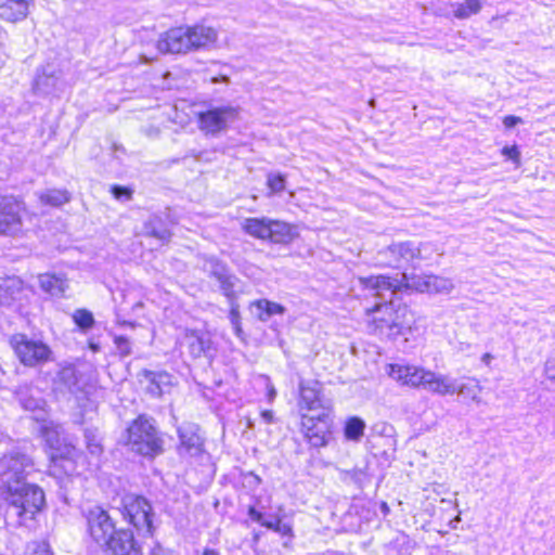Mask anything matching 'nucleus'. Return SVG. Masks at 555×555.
<instances>
[{"instance_id": "f257e3e1", "label": "nucleus", "mask_w": 555, "mask_h": 555, "mask_svg": "<svg viewBox=\"0 0 555 555\" xmlns=\"http://www.w3.org/2000/svg\"><path fill=\"white\" fill-rule=\"evenodd\" d=\"M389 376L403 386L424 389L429 392L447 396L459 395L478 401L480 387L476 380L463 383L460 386L448 375L439 374L423 366L413 364H390Z\"/></svg>"}, {"instance_id": "f03ea898", "label": "nucleus", "mask_w": 555, "mask_h": 555, "mask_svg": "<svg viewBox=\"0 0 555 555\" xmlns=\"http://www.w3.org/2000/svg\"><path fill=\"white\" fill-rule=\"evenodd\" d=\"M393 297L386 293L384 304H377L366 310L367 328L372 334L396 339L412 332L415 324L414 313L404 305L395 307Z\"/></svg>"}, {"instance_id": "7ed1b4c3", "label": "nucleus", "mask_w": 555, "mask_h": 555, "mask_svg": "<svg viewBox=\"0 0 555 555\" xmlns=\"http://www.w3.org/2000/svg\"><path fill=\"white\" fill-rule=\"evenodd\" d=\"M217 40V31L206 25L176 27L166 31L157 41L162 53H186L205 49Z\"/></svg>"}, {"instance_id": "20e7f679", "label": "nucleus", "mask_w": 555, "mask_h": 555, "mask_svg": "<svg viewBox=\"0 0 555 555\" xmlns=\"http://www.w3.org/2000/svg\"><path fill=\"white\" fill-rule=\"evenodd\" d=\"M2 495L7 504V517L15 520L18 525H24L27 520L34 519L44 504L42 489L27 482L15 485L12 489L2 491Z\"/></svg>"}, {"instance_id": "39448f33", "label": "nucleus", "mask_w": 555, "mask_h": 555, "mask_svg": "<svg viewBox=\"0 0 555 555\" xmlns=\"http://www.w3.org/2000/svg\"><path fill=\"white\" fill-rule=\"evenodd\" d=\"M125 444L133 453L154 459L164 452V439L155 421L145 415L138 416L122 436Z\"/></svg>"}, {"instance_id": "423d86ee", "label": "nucleus", "mask_w": 555, "mask_h": 555, "mask_svg": "<svg viewBox=\"0 0 555 555\" xmlns=\"http://www.w3.org/2000/svg\"><path fill=\"white\" fill-rule=\"evenodd\" d=\"M429 274H408L403 272L401 279L386 275H371L359 278L360 285L372 292L374 296L386 298V293L390 296H397L399 293L415 291L427 293Z\"/></svg>"}, {"instance_id": "0eeeda50", "label": "nucleus", "mask_w": 555, "mask_h": 555, "mask_svg": "<svg viewBox=\"0 0 555 555\" xmlns=\"http://www.w3.org/2000/svg\"><path fill=\"white\" fill-rule=\"evenodd\" d=\"M34 467L29 455L21 451H12L0 460V482L2 491L25 482L26 476Z\"/></svg>"}, {"instance_id": "6e6552de", "label": "nucleus", "mask_w": 555, "mask_h": 555, "mask_svg": "<svg viewBox=\"0 0 555 555\" xmlns=\"http://www.w3.org/2000/svg\"><path fill=\"white\" fill-rule=\"evenodd\" d=\"M421 248L411 241L392 243L377 250L375 262L379 267L406 269L414 260L421 259Z\"/></svg>"}, {"instance_id": "1a4fd4ad", "label": "nucleus", "mask_w": 555, "mask_h": 555, "mask_svg": "<svg viewBox=\"0 0 555 555\" xmlns=\"http://www.w3.org/2000/svg\"><path fill=\"white\" fill-rule=\"evenodd\" d=\"M122 515L139 533L152 534L154 513L145 498L134 494L126 495L122 499Z\"/></svg>"}, {"instance_id": "9d476101", "label": "nucleus", "mask_w": 555, "mask_h": 555, "mask_svg": "<svg viewBox=\"0 0 555 555\" xmlns=\"http://www.w3.org/2000/svg\"><path fill=\"white\" fill-rule=\"evenodd\" d=\"M16 357L26 366H36L50 360L52 351L41 340L28 338L25 334L13 335L10 339Z\"/></svg>"}, {"instance_id": "9b49d317", "label": "nucleus", "mask_w": 555, "mask_h": 555, "mask_svg": "<svg viewBox=\"0 0 555 555\" xmlns=\"http://www.w3.org/2000/svg\"><path fill=\"white\" fill-rule=\"evenodd\" d=\"M86 519L90 537L100 545H104L118 531L109 514L100 506L90 508Z\"/></svg>"}, {"instance_id": "f8f14e48", "label": "nucleus", "mask_w": 555, "mask_h": 555, "mask_svg": "<svg viewBox=\"0 0 555 555\" xmlns=\"http://www.w3.org/2000/svg\"><path fill=\"white\" fill-rule=\"evenodd\" d=\"M238 111L233 106L214 107L198 115L199 129L216 135L227 130L230 122L237 119Z\"/></svg>"}, {"instance_id": "ddd939ff", "label": "nucleus", "mask_w": 555, "mask_h": 555, "mask_svg": "<svg viewBox=\"0 0 555 555\" xmlns=\"http://www.w3.org/2000/svg\"><path fill=\"white\" fill-rule=\"evenodd\" d=\"M301 431L312 447H324L330 435V411H321L317 416L304 415Z\"/></svg>"}, {"instance_id": "4468645a", "label": "nucleus", "mask_w": 555, "mask_h": 555, "mask_svg": "<svg viewBox=\"0 0 555 555\" xmlns=\"http://www.w3.org/2000/svg\"><path fill=\"white\" fill-rule=\"evenodd\" d=\"M203 270L218 281L220 289L225 297H231L235 293L234 287L238 279L230 272L229 267L224 262L216 257H206L203 262Z\"/></svg>"}, {"instance_id": "2eb2a0df", "label": "nucleus", "mask_w": 555, "mask_h": 555, "mask_svg": "<svg viewBox=\"0 0 555 555\" xmlns=\"http://www.w3.org/2000/svg\"><path fill=\"white\" fill-rule=\"evenodd\" d=\"M21 204L13 196L0 195V234L14 235L22 228Z\"/></svg>"}, {"instance_id": "dca6fc26", "label": "nucleus", "mask_w": 555, "mask_h": 555, "mask_svg": "<svg viewBox=\"0 0 555 555\" xmlns=\"http://www.w3.org/2000/svg\"><path fill=\"white\" fill-rule=\"evenodd\" d=\"M196 424L188 423L178 428L179 446L178 452L182 456H198L204 451V440L199 435Z\"/></svg>"}, {"instance_id": "f3484780", "label": "nucleus", "mask_w": 555, "mask_h": 555, "mask_svg": "<svg viewBox=\"0 0 555 555\" xmlns=\"http://www.w3.org/2000/svg\"><path fill=\"white\" fill-rule=\"evenodd\" d=\"M106 555H142L130 530L119 529L105 544Z\"/></svg>"}, {"instance_id": "a211bd4d", "label": "nucleus", "mask_w": 555, "mask_h": 555, "mask_svg": "<svg viewBox=\"0 0 555 555\" xmlns=\"http://www.w3.org/2000/svg\"><path fill=\"white\" fill-rule=\"evenodd\" d=\"M321 384L315 379H301L299 382V405L309 411H330L321 395Z\"/></svg>"}, {"instance_id": "6ab92c4d", "label": "nucleus", "mask_w": 555, "mask_h": 555, "mask_svg": "<svg viewBox=\"0 0 555 555\" xmlns=\"http://www.w3.org/2000/svg\"><path fill=\"white\" fill-rule=\"evenodd\" d=\"M142 376L146 383V392L153 397H162L163 395L170 392L175 385V377L165 371L153 372L144 370L142 372Z\"/></svg>"}, {"instance_id": "aec40b11", "label": "nucleus", "mask_w": 555, "mask_h": 555, "mask_svg": "<svg viewBox=\"0 0 555 555\" xmlns=\"http://www.w3.org/2000/svg\"><path fill=\"white\" fill-rule=\"evenodd\" d=\"M29 0H0V18L16 23L27 16Z\"/></svg>"}, {"instance_id": "412c9836", "label": "nucleus", "mask_w": 555, "mask_h": 555, "mask_svg": "<svg viewBox=\"0 0 555 555\" xmlns=\"http://www.w3.org/2000/svg\"><path fill=\"white\" fill-rule=\"evenodd\" d=\"M269 232L268 240L274 244H289L298 236L296 227L273 219H270Z\"/></svg>"}, {"instance_id": "4be33fe9", "label": "nucleus", "mask_w": 555, "mask_h": 555, "mask_svg": "<svg viewBox=\"0 0 555 555\" xmlns=\"http://www.w3.org/2000/svg\"><path fill=\"white\" fill-rule=\"evenodd\" d=\"M57 379L70 393L78 396L83 392L85 382L74 366L63 367L57 374Z\"/></svg>"}, {"instance_id": "5701e85b", "label": "nucleus", "mask_w": 555, "mask_h": 555, "mask_svg": "<svg viewBox=\"0 0 555 555\" xmlns=\"http://www.w3.org/2000/svg\"><path fill=\"white\" fill-rule=\"evenodd\" d=\"M189 352L193 358L209 357L211 352V339L207 334L192 332L186 335Z\"/></svg>"}, {"instance_id": "b1692460", "label": "nucleus", "mask_w": 555, "mask_h": 555, "mask_svg": "<svg viewBox=\"0 0 555 555\" xmlns=\"http://www.w3.org/2000/svg\"><path fill=\"white\" fill-rule=\"evenodd\" d=\"M143 231L146 236L154 237L162 243L170 241L171 232L167 228L165 221L160 216H151L143 225Z\"/></svg>"}, {"instance_id": "393cba45", "label": "nucleus", "mask_w": 555, "mask_h": 555, "mask_svg": "<svg viewBox=\"0 0 555 555\" xmlns=\"http://www.w3.org/2000/svg\"><path fill=\"white\" fill-rule=\"evenodd\" d=\"M250 308L256 310L255 314L261 322H267L271 317L284 314L286 311L284 306L268 299L255 300L250 304Z\"/></svg>"}, {"instance_id": "a878e982", "label": "nucleus", "mask_w": 555, "mask_h": 555, "mask_svg": "<svg viewBox=\"0 0 555 555\" xmlns=\"http://www.w3.org/2000/svg\"><path fill=\"white\" fill-rule=\"evenodd\" d=\"M270 218H246L242 222V229L248 235L259 238L268 240L270 236L269 232Z\"/></svg>"}, {"instance_id": "bb28decb", "label": "nucleus", "mask_w": 555, "mask_h": 555, "mask_svg": "<svg viewBox=\"0 0 555 555\" xmlns=\"http://www.w3.org/2000/svg\"><path fill=\"white\" fill-rule=\"evenodd\" d=\"M60 76L55 70H48L44 68L42 74L37 75L33 89L36 93L49 94L57 89Z\"/></svg>"}, {"instance_id": "cd10ccee", "label": "nucleus", "mask_w": 555, "mask_h": 555, "mask_svg": "<svg viewBox=\"0 0 555 555\" xmlns=\"http://www.w3.org/2000/svg\"><path fill=\"white\" fill-rule=\"evenodd\" d=\"M39 199L44 205L59 207L70 201V194L65 189H49L39 194Z\"/></svg>"}, {"instance_id": "c85d7f7f", "label": "nucleus", "mask_w": 555, "mask_h": 555, "mask_svg": "<svg viewBox=\"0 0 555 555\" xmlns=\"http://www.w3.org/2000/svg\"><path fill=\"white\" fill-rule=\"evenodd\" d=\"M38 279L40 287L51 295H59L65 291V281L55 274H40Z\"/></svg>"}, {"instance_id": "c756f323", "label": "nucleus", "mask_w": 555, "mask_h": 555, "mask_svg": "<svg viewBox=\"0 0 555 555\" xmlns=\"http://www.w3.org/2000/svg\"><path fill=\"white\" fill-rule=\"evenodd\" d=\"M452 7L454 8L453 15L459 20H465L480 12L481 1L466 0L463 3H455Z\"/></svg>"}, {"instance_id": "7c9ffc66", "label": "nucleus", "mask_w": 555, "mask_h": 555, "mask_svg": "<svg viewBox=\"0 0 555 555\" xmlns=\"http://www.w3.org/2000/svg\"><path fill=\"white\" fill-rule=\"evenodd\" d=\"M428 291L429 294H449L453 289L451 280L430 274L428 275Z\"/></svg>"}, {"instance_id": "2f4dec72", "label": "nucleus", "mask_w": 555, "mask_h": 555, "mask_svg": "<svg viewBox=\"0 0 555 555\" xmlns=\"http://www.w3.org/2000/svg\"><path fill=\"white\" fill-rule=\"evenodd\" d=\"M365 423L360 417H350L345 426V436L348 440L359 441L364 434Z\"/></svg>"}, {"instance_id": "473e14b6", "label": "nucleus", "mask_w": 555, "mask_h": 555, "mask_svg": "<svg viewBox=\"0 0 555 555\" xmlns=\"http://www.w3.org/2000/svg\"><path fill=\"white\" fill-rule=\"evenodd\" d=\"M227 298H228V301L230 305V313H229L230 322L234 328L235 335L241 336L243 331L241 327L240 305L236 301V294L234 293V294H232L231 297H227Z\"/></svg>"}, {"instance_id": "72a5a7b5", "label": "nucleus", "mask_w": 555, "mask_h": 555, "mask_svg": "<svg viewBox=\"0 0 555 555\" xmlns=\"http://www.w3.org/2000/svg\"><path fill=\"white\" fill-rule=\"evenodd\" d=\"M86 447L93 455H99L102 452V444L96 428H85Z\"/></svg>"}, {"instance_id": "f704fd0d", "label": "nucleus", "mask_w": 555, "mask_h": 555, "mask_svg": "<svg viewBox=\"0 0 555 555\" xmlns=\"http://www.w3.org/2000/svg\"><path fill=\"white\" fill-rule=\"evenodd\" d=\"M75 324L83 332H87L94 325L93 314L87 309H77L73 313Z\"/></svg>"}, {"instance_id": "c9c22d12", "label": "nucleus", "mask_w": 555, "mask_h": 555, "mask_svg": "<svg viewBox=\"0 0 555 555\" xmlns=\"http://www.w3.org/2000/svg\"><path fill=\"white\" fill-rule=\"evenodd\" d=\"M261 526L271 529L282 535H292L291 525L283 522L281 519L266 520L261 522Z\"/></svg>"}, {"instance_id": "e433bc0d", "label": "nucleus", "mask_w": 555, "mask_h": 555, "mask_svg": "<svg viewBox=\"0 0 555 555\" xmlns=\"http://www.w3.org/2000/svg\"><path fill=\"white\" fill-rule=\"evenodd\" d=\"M268 185L273 192H281L285 188L284 177L281 175H270L268 177Z\"/></svg>"}, {"instance_id": "4c0bfd02", "label": "nucleus", "mask_w": 555, "mask_h": 555, "mask_svg": "<svg viewBox=\"0 0 555 555\" xmlns=\"http://www.w3.org/2000/svg\"><path fill=\"white\" fill-rule=\"evenodd\" d=\"M27 555H53L46 543L33 542L28 545Z\"/></svg>"}, {"instance_id": "58836bf2", "label": "nucleus", "mask_w": 555, "mask_h": 555, "mask_svg": "<svg viewBox=\"0 0 555 555\" xmlns=\"http://www.w3.org/2000/svg\"><path fill=\"white\" fill-rule=\"evenodd\" d=\"M502 154L513 160L517 166L520 165V152L516 145L504 146Z\"/></svg>"}, {"instance_id": "ea45409f", "label": "nucleus", "mask_w": 555, "mask_h": 555, "mask_svg": "<svg viewBox=\"0 0 555 555\" xmlns=\"http://www.w3.org/2000/svg\"><path fill=\"white\" fill-rule=\"evenodd\" d=\"M112 194L116 199H130L132 195V191L128 188L120 186V185H113L112 186Z\"/></svg>"}, {"instance_id": "a19ab883", "label": "nucleus", "mask_w": 555, "mask_h": 555, "mask_svg": "<svg viewBox=\"0 0 555 555\" xmlns=\"http://www.w3.org/2000/svg\"><path fill=\"white\" fill-rule=\"evenodd\" d=\"M115 344L122 356H129L131 353L130 341L127 337L117 336L115 338Z\"/></svg>"}, {"instance_id": "79ce46f5", "label": "nucleus", "mask_w": 555, "mask_h": 555, "mask_svg": "<svg viewBox=\"0 0 555 555\" xmlns=\"http://www.w3.org/2000/svg\"><path fill=\"white\" fill-rule=\"evenodd\" d=\"M521 122H522V119L520 117H517V116H514V115L505 116L504 119H503V125L506 128H513L516 125L521 124Z\"/></svg>"}, {"instance_id": "37998d69", "label": "nucleus", "mask_w": 555, "mask_h": 555, "mask_svg": "<svg viewBox=\"0 0 555 555\" xmlns=\"http://www.w3.org/2000/svg\"><path fill=\"white\" fill-rule=\"evenodd\" d=\"M544 373L547 378L555 379V362L554 361H546L544 366Z\"/></svg>"}, {"instance_id": "c03bdc74", "label": "nucleus", "mask_w": 555, "mask_h": 555, "mask_svg": "<svg viewBox=\"0 0 555 555\" xmlns=\"http://www.w3.org/2000/svg\"><path fill=\"white\" fill-rule=\"evenodd\" d=\"M248 515L254 521H257L261 525L263 520V516L260 512H258L255 507H249Z\"/></svg>"}, {"instance_id": "a18cd8bd", "label": "nucleus", "mask_w": 555, "mask_h": 555, "mask_svg": "<svg viewBox=\"0 0 555 555\" xmlns=\"http://www.w3.org/2000/svg\"><path fill=\"white\" fill-rule=\"evenodd\" d=\"M5 286L9 288L15 287L16 292H20L21 287H22V281L20 279H16V280L12 279V280L7 281Z\"/></svg>"}, {"instance_id": "49530a36", "label": "nucleus", "mask_w": 555, "mask_h": 555, "mask_svg": "<svg viewBox=\"0 0 555 555\" xmlns=\"http://www.w3.org/2000/svg\"><path fill=\"white\" fill-rule=\"evenodd\" d=\"M150 555H170L169 552L165 548H163L160 545H155Z\"/></svg>"}, {"instance_id": "de8ad7c7", "label": "nucleus", "mask_w": 555, "mask_h": 555, "mask_svg": "<svg viewBox=\"0 0 555 555\" xmlns=\"http://www.w3.org/2000/svg\"><path fill=\"white\" fill-rule=\"evenodd\" d=\"M261 417L266 423L271 424L273 422V412L270 410H264L261 412Z\"/></svg>"}, {"instance_id": "09e8293b", "label": "nucleus", "mask_w": 555, "mask_h": 555, "mask_svg": "<svg viewBox=\"0 0 555 555\" xmlns=\"http://www.w3.org/2000/svg\"><path fill=\"white\" fill-rule=\"evenodd\" d=\"M40 406V403L38 401H29L24 403V408L26 410H35Z\"/></svg>"}, {"instance_id": "8fccbe9b", "label": "nucleus", "mask_w": 555, "mask_h": 555, "mask_svg": "<svg viewBox=\"0 0 555 555\" xmlns=\"http://www.w3.org/2000/svg\"><path fill=\"white\" fill-rule=\"evenodd\" d=\"M202 555H220V553L212 548H205Z\"/></svg>"}, {"instance_id": "3c124183", "label": "nucleus", "mask_w": 555, "mask_h": 555, "mask_svg": "<svg viewBox=\"0 0 555 555\" xmlns=\"http://www.w3.org/2000/svg\"><path fill=\"white\" fill-rule=\"evenodd\" d=\"M228 80L229 79L225 76H221L220 78H218V77L212 78V82H215V83L220 82V81L227 82Z\"/></svg>"}, {"instance_id": "603ef678", "label": "nucleus", "mask_w": 555, "mask_h": 555, "mask_svg": "<svg viewBox=\"0 0 555 555\" xmlns=\"http://www.w3.org/2000/svg\"><path fill=\"white\" fill-rule=\"evenodd\" d=\"M461 520V517L460 515H457L453 520L450 521V526L455 529L456 528V522H459Z\"/></svg>"}, {"instance_id": "864d4df0", "label": "nucleus", "mask_w": 555, "mask_h": 555, "mask_svg": "<svg viewBox=\"0 0 555 555\" xmlns=\"http://www.w3.org/2000/svg\"><path fill=\"white\" fill-rule=\"evenodd\" d=\"M275 395H276L275 389H274V388H271V389L269 390V397H270V399H273V398L275 397Z\"/></svg>"}, {"instance_id": "5fc2aeb1", "label": "nucleus", "mask_w": 555, "mask_h": 555, "mask_svg": "<svg viewBox=\"0 0 555 555\" xmlns=\"http://www.w3.org/2000/svg\"><path fill=\"white\" fill-rule=\"evenodd\" d=\"M90 348L93 350V351H98L99 350V346L94 343H90Z\"/></svg>"}, {"instance_id": "6e6d98bb", "label": "nucleus", "mask_w": 555, "mask_h": 555, "mask_svg": "<svg viewBox=\"0 0 555 555\" xmlns=\"http://www.w3.org/2000/svg\"><path fill=\"white\" fill-rule=\"evenodd\" d=\"M44 435L47 436V439L50 440V431L47 427L44 428Z\"/></svg>"}, {"instance_id": "4d7b16f0", "label": "nucleus", "mask_w": 555, "mask_h": 555, "mask_svg": "<svg viewBox=\"0 0 555 555\" xmlns=\"http://www.w3.org/2000/svg\"><path fill=\"white\" fill-rule=\"evenodd\" d=\"M448 555H455V554H448Z\"/></svg>"}]
</instances>
